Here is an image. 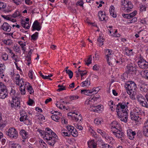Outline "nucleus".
Listing matches in <instances>:
<instances>
[{
  "mask_svg": "<svg viewBox=\"0 0 148 148\" xmlns=\"http://www.w3.org/2000/svg\"><path fill=\"white\" fill-rule=\"evenodd\" d=\"M45 130L46 131L38 129L37 131L40 134L42 138L47 141L52 138V137L57 136L56 134L50 129L46 128Z\"/></svg>",
  "mask_w": 148,
  "mask_h": 148,
  "instance_id": "1",
  "label": "nucleus"
},
{
  "mask_svg": "<svg viewBox=\"0 0 148 148\" xmlns=\"http://www.w3.org/2000/svg\"><path fill=\"white\" fill-rule=\"evenodd\" d=\"M130 106L129 102H123L122 103H119L117 105L116 107V111L119 112H127L128 110V108Z\"/></svg>",
  "mask_w": 148,
  "mask_h": 148,
  "instance_id": "2",
  "label": "nucleus"
},
{
  "mask_svg": "<svg viewBox=\"0 0 148 148\" xmlns=\"http://www.w3.org/2000/svg\"><path fill=\"white\" fill-rule=\"evenodd\" d=\"M122 3V9L125 12H130L133 8V5L132 3L128 0H125Z\"/></svg>",
  "mask_w": 148,
  "mask_h": 148,
  "instance_id": "3",
  "label": "nucleus"
},
{
  "mask_svg": "<svg viewBox=\"0 0 148 148\" xmlns=\"http://www.w3.org/2000/svg\"><path fill=\"white\" fill-rule=\"evenodd\" d=\"M127 93H132V92H135L136 88V85L134 82L131 81L128 82L125 86Z\"/></svg>",
  "mask_w": 148,
  "mask_h": 148,
  "instance_id": "4",
  "label": "nucleus"
},
{
  "mask_svg": "<svg viewBox=\"0 0 148 148\" xmlns=\"http://www.w3.org/2000/svg\"><path fill=\"white\" fill-rule=\"evenodd\" d=\"M7 134L12 138L16 139L18 136L17 131L13 127L10 128L7 133Z\"/></svg>",
  "mask_w": 148,
  "mask_h": 148,
  "instance_id": "5",
  "label": "nucleus"
},
{
  "mask_svg": "<svg viewBox=\"0 0 148 148\" xmlns=\"http://www.w3.org/2000/svg\"><path fill=\"white\" fill-rule=\"evenodd\" d=\"M104 52L108 65L109 66L112 65V63L110 60L111 59V57L113 55L112 51L110 49H106L104 50Z\"/></svg>",
  "mask_w": 148,
  "mask_h": 148,
  "instance_id": "6",
  "label": "nucleus"
},
{
  "mask_svg": "<svg viewBox=\"0 0 148 148\" xmlns=\"http://www.w3.org/2000/svg\"><path fill=\"white\" fill-rule=\"evenodd\" d=\"M136 98L137 100L142 106L148 108V104L146 101L145 97L142 95L141 94L137 95Z\"/></svg>",
  "mask_w": 148,
  "mask_h": 148,
  "instance_id": "7",
  "label": "nucleus"
},
{
  "mask_svg": "<svg viewBox=\"0 0 148 148\" xmlns=\"http://www.w3.org/2000/svg\"><path fill=\"white\" fill-rule=\"evenodd\" d=\"M111 129V132H112L121 129V126L119 123L116 121H113L110 124Z\"/></svg>",
  "mask_w": 148,
  "mask_h": 148,
  "instance_id": "8",
  "label": "nucleus"
},
{
  "mask_svg": "<svg viewBox=\"0 0 148 148\" xmlns=\"http://www.w3.org/2000/svg\"><path fill=\"white\" fill-rule=\"evenodd\" d=\"M103 106L99 105L96 106L95 105H92L90 107V110L96 112L100 113L103 110Z\"/></svg>",
  "mask_w": 148,
  "mask_h": 148,
  "instance_id": "9",
  "label": "nucleus"
},
{
  "mask_svg": "<svg viewBox=\"0 0 148 148\" xmlns=\"http://www.w3.org/2000/svg\"><path fill=\"white\" fill-rule=\"evenodd\" d=\"M137 63L139 67L142 69H147L148 68V62L144 60H140Z\"/></svg>",
  "mask_w": 148,
  "mask_h": 148,
  "instance_id": "10",
  "label": "nucleus"
},
{
  "mask_svg": "<svg viewBox=\"0 0 148 148\" xmlns=\"http://www.w3.org/2000/svg\"><path fill=\"white\" fill-rule=\"evenodd\" d=\"M11 27L8 23L4 22L0 27L1 29L4 32H9L11 31Z\"/></svg>",
  "mask_w": 148,
  "mask_h": 148,
  "instance_id": "11",
  "label": "nucleus"
},
{
  "mask_svg": "<svg viewBox=\"0 0 148 148\" xmlns=\"http://www.w3.org/2000/svg\"><path fill=\"white\" fill-rule=\"evenodd\" d=\"M12 101V102L11 103V107L16 109H19L20 107V104L18 98L13 99Z\"/></svg>",
  "mask_w": 148,
  "mask_h": 148,
  "instance_id": "12",
  "label": "nucleus"
},
{
  "mask_svg": "<svg viewBox=\"0 0 148 148\" xmlns=\"http://www.w3.org/2000/svg\"><path fill=\"white\" fill-rule=\"evenodd\" d=\"M112 133L116 137L118 138H122L125 136V134L122 131L121 129L116 130Z\"/></svg>",
  "mask_w": 148,
  "mask_h": 148,
  "instance_id": "13",
  "label": "nucleus"
},
{
  "mask_svg": "<svg viewBox=\"0 0 148 148\" xmlns=\"http://www.w3.org/2000/svg\"><path fill=\"white\" fill-rule=\"evenodd\" d=\"M69 103V102L65 101L63 100V99H60L59 101L57 102L56 104V106L59 108L62 109V108L64 109L65 108V106L64 104H67Z\"/></svg>",
  "mask_w": 148,
  "mask_h": 148,
  "instance_id": "14",
  "label": "nucleus"
},
{
  "mask_svg": "<svg viewBox=\"0 0 148 148\" xmlns=\"http://www.w3.org/2000/svg\"><path fill=\"white\" fill-rule=\"evenodd\" d=\"M136 70V68L134 64L130 63L128 64L126 66V71L128 73L135 72Z\"/></svg>",
  "mask_w": 148,
  "mask_h": 148,
  "instance_id": "15",
  "label": "nucleus"
},
{
  "mask_svg": "<svg viewBox=\"0 0 148 148\" xmlns=\"http://www.w3.org/2000/svg\"><path fill=\"white\" fill-rule=\"evenodd\" d=\"M41 28L40 25V23L37 21H35L33 23L32 26V31H34L37 30L38 31H40Z\"/></svg>",
  "mask_w": 148,
  "mask_h": 148,
  "instance_id": "16",
  "label": "nucleus"
},
{
  "mask_svg": "<svg viewBox=\"0 0 148 148\" xmlns=\"http://www.w3.org/2000/svg\"><path fill=\"white\" fill-rule=\"evenodd\" d=\"M143 133L145 136H148V119L145 122L143 127Z\"/></svg>",
  "mask_w": 148,
  "mask_h": 148,
  "instance_id": "17",
  "label": "nucleus"
},
{
  "mask_svg": "<svg viewBox=\"0 0 148 148\" xmlns=\"http://www.w3.org/2000/svg\"><path fill=\"white\" fill-rule=\"evenodd\" d=\"M0 12L4 13L8 12V10L6 9V4L1 1H0Z\"/></svg>",
  "mask_w": 148,
  "mask_h": 148,
  "instance_id": "18",
  "label": "nucleus"
},
{
  "mask_svg": "<svg viewBox=\"0 0 148 148\" xmlns=\"http://www.w3.org/2000/svg\"><path fill=\"white\" fill-rule=\"evenodd\" d=\"M127 134L130 140H133L136 135V132L135 131H133L132 130L129 129L127 130Z\"/></svg>",
  "mask_w": 148,
  "mask_h": 148,
  "instance_id": "19",
  "label": "nucleus"
},
{
  "mask_svg": "<svg viewBox=\"0 0 148 148\" xmlns=\"http://www.w3.org/2000/svg\"><path fill=\"white\" fill-rule=\"evenodd\" d=\"M82 116L81 114L79 113L76 112L73 116V120L75 121L79 122L82 120Z\"/></svg>",
  "mask_w": 148,
  "mask_h": 148,
  "instance_id": "20",
  "label": "nucleus"
},
{
  "mask_svg": "<svg viewBox=\"0 0 148 148\" xmlns=\"http://www.w3.org/2000/svg\"><path fill=\"white\" fill-rule=\"evenodd\" d=\"M20 134L23 139H26L29 137L28 133L24 130H21Z\"/></svg>",
  "mask_w": 148,
  "mask_h": 148,
  "instance_id": "21",
  "label": "nucleus"
},
{
  "mask_svg": "<svg viewBox=\"0 0 148 148\" xmlns=\"http://www.w3.org/2000/svg\"><path fill=\"white\" fill-rule=\"evenodd\" d=\"M8 93L6 88L0 92V98L4 99L8 97Z\"/></svg>",
  "mask_w": 148,
  "mask_h": 148,
  "instance_id": "22",
  "label": "nucleus"
},
{
  "mask_svg": "<svg viewBox=\"0 0 148 148\" xmlns=\"http://www.w3.org/2000/svg\"><path fill=\"white\" fill-rule=\"evenodd\" d=\"M137 112H131L130 113V116L131 119L133 120L136 121L139 118V116L138 114H136Z\"/></svg>",
  "mask_w": 148,
  "mask_h": 148,
  "instance_id": "23",
  "label": "nucleus"
},
{
  "mask_svg": "<svg viewBox=\"0 0 148 148\" xmlns=\"http://www.w3.org/2000/svg\"><path fill=\"white\" fill-rule=\"evenodd\" d=\"M88 147L90 148H96L97 147V144L93 140L88 141Z\"/></svg>",
  "mask_w": 148,
  "mask_h": 148,
  "instance_id": "24",
  "label": "nucleus"
},
{
  "mask_svg": "<svg viewBox=\"0 0 148 148\" xmlns=\"http://www.w3.org/2000/svg\"><path fill=\"white\" fill-rule=\"evenodd\" d=\"M25 85L26 86L27 89L30 94H32L34 92V91L32 86L29 82L26 83Z\"/></svg>",
  "mask_w": 148,
  "mask_h": 148,
  "instance_id": "25",
  "label": "nucleus"
},
{
  "mask_svg": "<svg viewBox=\"0 0 148 148\" xmlns=\"http://www.w3.org/2000/svg\"><path fill=\"white\" fill-rule=\"evenodd\" d=\"M98 16L101 21L105 20L106 16L104 12H103L102 11H99L98 12Z\"/></svg>",
  "mask_w": 148,
  "mask_h": 148,
  "instance_id": "26",
  "label": "nucleus"
},
{
  "mask_svg": "<svg viewBox=\"0 0 148 148\" xmlns=\"http://www.w3.org/2000/svg\"><path fill=\"white\" fill-rule=\"evenodd\" d=\"M21 24L22 27L26 29H29L30 27L29 22H26L25 21L22 20L21 22Z\"/></svg>",
  "mask_w": 148,
  "mask_h": 148,
  "instance_id": "27",
  "label": "nucleus"
},
{
  "mask_svg": "<svg viewBox=\"0 0 148 148\" xmlns=\"http://www.w3.org/2000/svg\"><path fill=\"white\" fill-rule=\"evenodd\" d=\"M56 137H52V138L50 139L49 140H47V142L49 145L51 146H53L56 142V140H55Z\"/></svg>",
  "mask_w": 148,
  "mask_h": 148,
  "instance_id": "28",
  "label": "nucleus"
},
{
  "mask_svg": "<svg viewBox=\"0 0 148 148\" xmlns=\"http://www.w3.org/2000/svg\"><path fill=\"white\" fill-rule=\"evenodd\" d=\"M109 12L110 14L113 17H116V14L114 12V6H112L110 7L109 9Z\"/></svg>",
  "mask_w": 148,
  "mask_h": 148,
  "instance_id": "29",
  "label": "nucleus"
},
{
  "mask_svg": "<svg viewBox=\"0 0 148 148\" xmlns=\"http://www.w3.org/2000/svg\"><path fill=\"white\" fill-rule=\"evenodd\" d=\"M10 94L12 98V99L18 98L17 97V94L15 92V90L12 88L11 89Z\"/></svg>",
  "mask_w": 148,
  "mask_h": 148,
  "instance_id": "30",
  "label": "nucleus"
},
{
  "mask_svg": "<svg viewBox=\"0 0 148 148\" xmlns=\"http://www.w3.org/2000/svg\"><path fill=\"white\" fill-rule=\"evenodd\" d=\"M26 87V85L20 86L19 90L21 92V94L22 95H25V94L26 92L25 88Z\"/></svg>",
  "mask_w": 148,
  "mask_h": 148,
  "instance_id": "31",
  "label": "nucleus"
},
{
  "mask_svg": "<svg viewBox=\"0 0 148 148\" xmlns=\"http://www.w3.org/2000/svg\"><path fill=\"white\" fill-rule=\"evenodd\" d=\"M92 91L91 90H82L81 92V93L88 95L89 94L92 93Z\"/></svg>",
  "mask_w": 148,
  "mask_h": 148,
  "instance_id": "32",
  "label": "nucleus"
},
{
  "mask_svg": "<svg viewBox=\"0 0 148 148\" xmlns=\"http://www.w3.org/2000/svg\"><path fill=\"white\" fill-rule=\"evenodd\" d=\"M52 114H53V115L51 116V119L56 121H58L60 119V118L59 116H57V114H54V113H52Z\"/></svg>",
  "mask_w": 148,
  "mask_h": 148,
  "instance_id": "33",
  "label": "nucleus"
},
{
  "mask_svg": "<svg viewBox=\"0 0 148 148\" xmlns=\"http://www.w3.org/2000/svg\"><path fill=\"white\" fill-rule=\"evenodd\" d=\"M103 122V119L100 118H98L95 119L94 121L95 123L97 125L101 124Z\"/></svg>",
  "mask_w": 148,
  "mask_h": 148,
  "instance_id": "34",
  "label": "nucleus"
},
{
  "mask_svg": "<svg viewBox=\"0 0 148 148\" xmlns=\"http://www.w3.org/2000/svg\"><path fill=\"white\" fill-rule=\"evenodd\" d=\"M118 115V118H119L121 117H123V116H124V113H125L126 114V115L128 116V113L127 112H118V111H116Z\"/></svg>",
  "mask_w": 148,
  "mask_h": 148,
  "instance_id": "35",
  "label": "nucleus"
},
{
  "mask_svg": "<svg viewBox=\"0 0 148 148\" xmlns=\"http://www.w3.org/2000/svg\"><path fill=\"white\" fill-rule=\"evenodd\" d=\"M140 90L143 92H146L148 91L147 87L146 85H142L140 86Z\"/></svg>",
  "mask_w": 148,
  "mask_h": 148,
  "instance_id": "36",
  "label": "nucleus"
},
{
  "mask_svg": "<svg viewBox=\"0 0 148 148\" xmlns=\"http://www.w3.org/2000/svg\"><path fill=\"white\" fill-rule=\"evenodd\" d=\"M4 44L8 45H10L12 43V40L9 39H4L3 41Z\"/></svg>",
  "mask_w": 148,
  "mask_h": 148,
  "instance_id": "37",
  "label": "nucleus"
},
{
  "mask_svg": "<svg viewBox=\"0 0 148 148\" xmlns=\"http://www.w3.org/2000/svg\"><path fill=\"white\" fill-rule=\"evenodd\" d=\"M18 43L21 46L22 49V50L25 51L26 50V48L25 47L26 45L25 42H23L21 41H20L18 42Z\"/></svg>",
  "mask_w": 148,
  "mask_h": 148,
  "instance_id": "38",
  "label": "nucleus"
},
{
  "mask_svg": "<svg viewBox=\"0 0 148 148\" xmlns=\"http://www.w3.org/2000/svg\"><path fill=\"white\" fill-rule=\"evenodd\" d=\"M124 116L119 118L120 119V120L125 123H126L127 122L128 119V116L126 115V114L125 113H124Z\"/></svg>",
  "mask_w": 148,
  "mask_h": 148,
  "instance_id": "39",
  "label": "nucleus"
},
{
  "mask_svg": "<svg viewBox=\"0 0 148 148\" xmlns=\"http://www.w3.org/2000/svg\"><path fill=\"white\" fill-rule=\"evenodd\" d=\"M82 86L83 87L88 86L90 84V82L88 79L86 80L85 81L82 82Z\"/></svg>",
  "mask_w": 148,
  "mask_h": 148,
  "instance_id": "40",
  "label": "nucleus"
},
{
  "mask_svg": "<svg viewBox=\"0 0 148 148\" xmlns=\"http://www.w3.org/2000/svg\"><path fill=\"white\" fill-rule=\"evenodd\" d=\"M38 33L36 32L31 36L32 39L34 40H36L38 38Z\"/></svg>",
  "mask_w": 148,
  "mask_h": 148,
  "instance_id": "41",
  "label": "nucleus"
},
{
  "mask_svg": "<svg viewBox=\"0 0 148 148\" xmlns=\"http://www.w3.org/2000/svg\"><path fill=\"white\" fill-rule=\"evenodd\" d=\"M16 84L18 86H21L24 85V82L23 81V79L21 78V80H18V82L16 81Z\"/></svg>",
  "mask_w": 148,
  "mask_h": 148,
  "instance_id": "42",
  "label": "nucleus"
},
{
  "mask_svg": "<svg viewBox=\"0 0 148 148\" xmlns=\"http://www.w3.org/2000/svg\"><path fill=\"white\" fill-rule=\"evenodd\" d=\"M66 73L68 75L70 79H71L73 76V72L72 71L70 70H65Z\"/></svg>",
  "mask_w": 148,
  "mask_h": 148,
  "instance_id": "43",
  "label": "nucleus"
},
{
  "mask_svg": "<svg viewBox=\"0 0 148 148\" xmlns=\"http://www.w3.org/2000/svg\"><path fill=\"white\" fill-rule=\"evenodd\" d=\"M103 37L101 36H99L98 39L97 41L99 42V45L100 46H101L103 45Z\"/></svg>",
  "mask_w": 148,
  "mask_h": 148,
  "instance_id": "44",
  "label": "nucleus"
},
{
  "mask_svg": "<svg viewBox=\"0 0 148 148\" xmlns=\"http://www.w3.org/2000/svg\"><path fill=\"white\" fill-rule=\"evenodd\" d=\"M1 16L5 19L11 21L13 22L15 21L14 19H12L11 17L5 15H1Z\"/></svg>",
  "mask_w": 148,
  "mask_h": 148,
  "instance_id": "45",
  "label": "nucleus"
},
{
  "mask_svg": "<svg viewBox=\"0 0 148 148\" xmlns=\"http://www.w3.org/2000/svg\"><path fill=\"white\" fill-rule=\"evenodd\" d=\"M92 60V56L90 55L89 57L88 58L86 61H85L86 64L88 66L91 63Z\"/></svg>",
  "mask_w": 148,
  "mask_h": 148,
  "instance_id": "46",
  "label": "nucleus"
},
{
  "mask_svg": "<svg viewBox=\"0 0 148 148\" xmlns=\"http://www.w3.org/2000/svg\"><path fill=\"white\" fill-rule=\"evenodd\" d=\"M107 140L108 141V143H110L112 144L114 142V140L112 137L111 136H108L107 138Z\"/></svg>",
  "mask_w": 148,
  "mask_h": 148,
  "instance_id": "47",
  "label": "nucleus"
},
{
  "mask_svg": "<svg viewBox=\"0 0 148 148\" xmlns=\"http://www.w3.org/2000/svg\"><path fill=\"white\" fill-rule=\"evenodd\" d=\"M62 135L64 136L69 137L70 136V134L69 133L65 132L64 130H62L61 132Z\"/></svg>",
  "mask_w": 148,
  "mask_h": 148,
  "instance_id": "48",
  "label": "nucleus"
},
{
  "mask_svg": "<svg viewBox=\"0 0 148 148\" xmlns=\"http://www.w3.org/2000/svg\"><path fill=\"white\" fill-rule=\"evenodd\" d=\"M75 112H70L68 113L67 116L69 119H73V116L75 114Z\"/></svg>",
  "mask_w": 148,
  "mask_h": 148,
  "instance_id": "49",
  "label": "nucleus"
},
{
  "mask_svg": "<svg viewBox=\"0 0 148 148\" xmlns=\"http://www.w3.org/2000/svg\"><path fill=\"white\" fill-rule=\"evenodd\" d=\"M71 133L72 136L74 137H76L78 135L77 132L75 129H74L73 131L71 132Z\"/></svg>",
  "mask_w": 148,
  "mask_h": 148,
  "instance_id": "50",
  "label": "nucleus"
},
{
  "mask_svg": "<svg viewBox=\"0 0 148 148\" xmlns=\"http://www.w3.org/2000/svg\"><path fill=\"white\" fill-rule=\"evenodd\" d=\"M92 99H88L86 100L85 102V104L86 105H91L92 102Z\"/></svg>",
  "mask_w": 148,
  "mask_h": 148,
  "instance_id": "51",
  "label": "nucleus"
},
{
  "mask_svg": "<svg viewBox=\"0 0 148 148\" xmlns=\"http://www.w3.org/2000/svg\"><path fill=\"white\" fill-rule=\"evenodd\" d=\"M66 128L68 131L70 132L74 129V128L73 126L69 125L66 126Z\"/></svg>",
  "mask_w": 148,
  "mask_h": 148,
  "instance_id": "52",
  "label": "nucleus"
},
{
  "mask_svg": "<svg viewBox=\"0 0 148 148\" xmlns=\"http://www.w3.org/2000/svg\"><path fill=\"white\" fill-rule=\"evenodd\" d=\"M143 77L146 79L148 80V71H144L143 72Z\"/></svg>",
  "mask_w": 148,
  "mask_h": 148,
  "instance_id": "53",
  "label": "nucleus"
},
{
  "mask_svg": "<svg viewBox=\"0 0 148 148\" xmlns=\"http://www.w3.org/2000/svg\"><path fill=\"white\" fill-rule=\"evenodd\" d=\"M2 58L4 60H6L8 59V55L6 53H4L2 56Z\"/></svg>",
  "mask_w": 148,
  "mask_h": 148,
  "instance_id": "54",
  "label": "nucleus"
},
{
  "mask_svg": "<svg viewBox=\"0 0 148 148\" xmlns=\"http://www.w3.org/2000/svg\"><path fill=\"white\" fill-rule=\"evenodd\" d=\"M20 14L18 11H16L12 15V17L14 18H16L17 16H19Z\"/></svg>",
  "mask_w": 148,
  "mask_h": 148,
  "instance_id": "55",
  "label": "nucleus"
},
{
  "mask_svg": "<svg viewBox=\"0 0 148 148\" xmlns=\"http://www.w3.org/2000/svg\"><path fill=\"white\" fill-rule=\"evenodd\" d=\"M5 69V65L3 64H0V72H3Z\"/></svg>",
  "mask_w": 148,
  "mask_h": 148,
  "instance_id": "56",
  "label": "nucleus"
},
{
  "mask_svg": "<svg viewBox=\"0 0 148 148\" xmlns=\"http://www.w3.org/2000/svg\"><path fill=\"white\" fill-rule=\"evenodd\" d=\"M129 95H130V97L132 99H135V95L136 94L135 92H132V93H128Z\"/></svg>",
  "mask_w": 148,
  "mask_h": 148,
  "instance_id": "57",
  "label": "nucleus"
},
{
  "mask_svg": "<svg viewBox=\"0 0 148 148\" xmlns=\"http://www.w3.org/2000/svg\"><path fill=\"white\" fill-rule=\"evenodd\" d=\"M97 132L100 133L102 136H104L106 134V132L104 131H103L100 129H97Z\"/></svg>",
  "mask_w": 148,
  "mask_h": 148,
  "instance_id": "58",
  "label": "nucleus"
},
{
  "mask_svg": "<svg viewBox=\"0 0 148 148\" xmlns=\"http://www.w3.org/2000/svg\"><path fill=\"white\" fill-rule=\"evenodd\" d=\"M5 88H6V86L2 82H0V92Z\"/></svg>",
  "mask_w": 148,
  "mask_h": 148,
  "instance_id": "59",
  "label": "nucleus"
},
{
  "mask_svg": "<svg viewBox=\"0 0 148 148\" xmlns=\"http://www.w3.org/2000/svg\"><path fill=\"white\" fill-rule=\"evenodd\" d=\"M136 17H134L132 19L129 20L128 21V23H132L136 22L137 21Z\"/></svg>",
  "mask_w": 148,
  "mask_h": 148,
  "instance_id": "60",
  "label": "nucleus"
},
{
  "mask_svg": "<svg viewBox=\"0 0 148 148\" xmlns=\"http://www.w3.org/2000/svg\"><path fill=\"white\" fill-rule=\"evenodd\" d=\"M132 51V49L126 50V51L125 53L127 56H129L132 54L133 53Z\"/></svg>",
  "mask_w": 148,
  "mask_h": 148,
  "instance_id": "61",
  "label": "nucleus"
},
{
  "mask_svg": "<svg viewBox=\"0 0 148 148\" xmlns=\"http://www.w3.org/2000/svg\"><path fill=\"white\" fill-rule=\"evenodd\" d=\"M13 2L16 5H19L21 4L22 0H12Z\"/></svg>",
  "mask_w": 148,
  "mask_h": 148,
  "instance_id": "62",
  "label": "nucleus"
},
{
  "mask_svg": "<svg viewBox=\"0 0 148 148\" xmlns=\"http://www.w3.org/2000/svg\"><path fill=\"white\" fill-rule=\"evenodd\" d=\"M79 98V96L77 95L71 96L70 97V99L71 100H76Z\"/></svg>",
  "mask_w": 148,
  "mask_h": 148,
  "instance_id": "63",
  "label": "nucleus"
},
{
  "mask_svg": "<svg viewBox=\"0 0 148 148\" xmlns=\"http://www.w3.org/2000/svg\"><path fill=\"white\" fill-rule=\"evenodd\" d=\"M12 147L13 148H21V147L18 144L14 143L12 144Z\"/></svg>",
  "mask_w": 148,
  "mask_h": 148,
  "instance_id": "64",
  "label": "nucleus"
}]
</instances>
